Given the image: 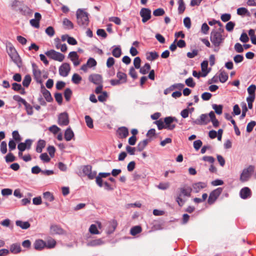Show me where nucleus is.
I'll use <instances>...</instances> for the list:
<instances>
[{
  "instance_id": "f257e3e1",
  "label": "nucleus",
  "mask_w": 256,
  "mask_h": 256,
  "mask_svg": "<svg viewBox=\"0 0 256 256\" xmlns=\"http://www.w3.org/2000/svg\"><path fill=\"white\" fill-rule=\"evenodd\" d=\"M223 31L224 30L220 28L218 31L213 30L211 32L210 40L212 43L215 47L214 49V52H217L218 51V47L223 42L224 40V37L222 35Z\"/></svg>"
},
{
  "instance_id": "f03ea898",
  "label": "nucleus",
  "mask_w": 256,
  "mask_h": 256,
  "mask_svg": "<svg viewBox=\"0 0 256 256\" xmlns=\"http://www.w3.org/2000/svg\"><path fill=\"white\" fill-rule=\"evenodd\" d=\"M192 189L188 186H184L178 189V193L176 198V201L180 206H182L185 203L186 200L184 197H190Z\"/></svg>"
},
{
  "instance_id": "7ed1b4c3",
  "label": "nucleus",
  "mask_w": 256,
  "mask_h": 256,
  "mask_svg": "<svg viewBox=\"0 0 256 256\" xmlns=\"http://www.w3.org/2000/svg\"><path fill=\"white\" fill-rule=\"evenodd\" d=\"M78 24L80 26L86 27L88 26L89 20L88 14L82 9L79 8L76 12Z\"/></svg>"
},
{
  "instance_id": "20e7f679",
  "label": "nucleus",
  "mask_w": 256,
  "mask_h": 256,
  "mask_svg": "<svg viewBox=\"0 0 256 256\" xmlns=\"http://www.w3.org/2000/svg\"><path fill=\"white\" fill-rule=\"evenodd\" d=\"M6 50L8 54L12 60L17 65L20 63V58L12 44L9 42L6 45Z\"/></svg>"
},
{
  "instance_id": "39448f33",
  "label": "nucleus",
  "mask_w": 256,
  "mask_h": 256,
  "mask_svg": "<svg viewBox=\"0 0 256 256\" xmlns=\"http://www.w3.org/2000/svg\"><path fill=\"white\" fill-rule=\"evenodd\" d=\"M254 170V167L252 165H250L246 168H244L240 175V182H244L248 181L250 178Z\"/></svg>"
},
{
  "instance_id": "423d86ee",
  "label": "nucleus",
  "mask_w": 256,
  "mask_h": 256,
  "mask_svg": "<svg viewBox=\"0 0 256 256\" xmlns=\"http://www.w3.org/2000/svg\"><path fill=\"white\" fill-rule=\"evenodd\" d=\"M45 54L50 58L58 62H62L64 58V56L63 54L53 50L46 52Z\"/></svg>"
},
{
  "instance_id": "0eeeda50",
  "label": "nucleus",
  "mask_w": 256,
  "mask_h": 256,
  "mask_svg": "<svg viewBox=\"0 0 256 256\" xmlns=\"http://www.w3.org/2000/svg\"><path fill=\"white\" fill-rule=\"evenodd\" d=\"M222 192V188H218L212 192L209 196L208 202L210 204H213Z\"/></svg>"
},
{
  "instance_id": "6e6552de",
  "label": "nucleus",
  "mask_w": 256,
  "mask_h": 256,
  "mask_svg": "<svg viewBox=\"0 0 256 256\" xmlns=\"http://www.w3.org/2000/svg\"><path fill=\"white\" fill-rule=\"evenodd\" d=\"M83 173L87 176L88 178L90 180L96 178V171H92V167L90 165H86L84 166L82 168Z\"/></svg>"
},
{
  "instance_id": "1a4fd4ad",
  "label": "nucleus",
  "mask_w": 256,
  "mask_h": 256,
  "mask_svg": "<svg viewBox=\"0 0 256 256\" xmlns=\"http://www.w3.org/2000/svg\"><path fill=\"white\" fill-rule=\"evenodd\" d=\"M210 120L208 118V116L206 114H202L200 116V119L192 120V124L193 125L198 124H206L210 122Z\"/></svg>"
},
{
  "instance_id": "9d476101",
  "label": "nucleus",
  "mask_w": 256,
  "mask_h": 256,
  "mask_svg": "<svg viewBox=\"0 0 256 256\" xmlns=\"http://www.w3.org/2000/svg\"><path fill=\"white\" fill-rule=\"evenodd\" d=\"M70 70V66L69 64L64 62L62 64L59 68V74L63 77H66L68 76Z\"/></svg>"
},
{
  "instance_id": "9b49d317",
  "label": "nucleus",
  "mask_w": 256,
  "mask_h": 256,
  "mask_svg": "<svg viewBox=\"0 0 256 256\" xmlns=\"http://www.w3.org/2000/svg\"><path fill=\"white\" fill-rule=\"evenodd\" d=\"M140 14L142 18V22L144 23L146 22L151 18V10L149 8H142Z\"/></svg>"
},
{
  "instance_id": "f8f14e48",
  "label": "nucleus",
  "mask_w": 256,
  "mask_h": 256,
  "mask_svg": "<svg viewBox=\"0 0 256 256\" xmlns=\"http://www.w3.org/2000/svg\"><path fill=\"white\" fill-rule=\"evenodd\" d=\"M58 124L61 126L68 125L69 124V119L67 113L63 112L58 116Z\"/></svg>"
},
{
  "instance_id": "ddd939ff",
  "label": "nucleus",
  "mask_w": 256,
  "mask_h": 256,
  "mask_svg": "<svg viewBox=\"0 0 256 256\" xmlns=\"http://www.w3.org/2000/svg\"><path fill=\"white\" fill-rule=\"evenodd\" d=\"M32 72L34 78L36 82L38 83L42 84V80L41 78V72L34 64H32Z\"/></svg>"
},
{
  "instance_id": "4468645a",
  "label": "nucleus",
  "mask_w": 256,
  "mask_h": 256,
  "mask_svg": "<svg viewBox=\"0 0 256 256\" xmlns=\"http://www.w3.org/2000/svg\"><path fill=\"white\" fill-rule=\"evenodd\" d=\"M32 144V140L30 139L26 140L24 142H20L18 146L19 151L24 152L26 149H30Z\"/></svg>"
},
{
  "instance_id": "2eb2a0df",
  "label": "nucleus",
  "mask_w": 256,
  "mask_h": 256,
  "mask_svg": "<svg viewBox=\"0 0 256 256\" xmlns=\"http://www.w3.org/2000/svg\"><path fill=\"white\" fill-rule=\"evenodd\" d=\"M164 122L165 124V128L168 130H172L176 127V124L172 123V116L165 118L164 119Z\"/></svg>"
},
{
  "instance_id": "dca6fc26",
  "label": "nucleus",
  "mask_w": 256,
  "mask_h": 256,
  "mask_svg": "<svg viewBox=\"0 0 256 256\" xmlns=\"http://www.w3.org/2000/svg\"><path fill=\"white\" fill-rule=\"evenodd\" d=\"M110 172H100L98 176L96 178V184L102 187V178H106L110 176Z\"/></svg>"
},
{
  "instance_id": "f3484780",
  "label": "nucleus",
  "mask_w": 256,
  "mask_h": 256,
  "mask_svg": "<svg viewBox=\"0 0 256 256\" xmlns=\"http://www.w3.org/2000/svg\"><path fill=\"white\" fill-rule=\"evenodd\" d=\"M89 80L96 84H100L102 83V77L98 74H92L88 78Z\"/></svg>"
},
{
  "instance_id": "a211bd4d",
  "label": "nucleus",
  "mask_w": 256,
  "mask_h": 256,
  "mask_svg": "<svg viewBox=\"0 0 256 256\" xmlns=\"http://www.w3.org/2000/svg\"><path fill=\"white\" fill-rule=\"evenodd\" d=\"M240 194L241 198L246 199L251 196L252 192L248 187H244L240 190Z\"/></svg>"
},
{
  "instance_id": "6ab92c4d",
  "label": "nucleus",
  "mask_w": 256,
  "mask_h": 256,
  "mask_svg": "<svg viewBox=\"0 0 256 256\" xmlns=\"http://www.w3.org/2000/svg\"><path fill=\"white\" fill-rule=\"evenodd\" d=\"M68 56L70 58L71 60L73 62L74 65V66H78L80 64V62L78 60V55L76 52H70L68 54Z\"/></svg>"
},
{
  "instance_id": "aec40b11",
  "label": "nucleus",
  "mask_w": 256,
  "mask_h": 256,
  "mask_svg": "<svg viewBox=\"0 0 256 256\" xmlns=\"http://www.w3.org/2000/svg\"><path fill=\"white\" fill-rule=\"evenodd\" d=\"M10 252L14 254H17L22 251L20 245L18 243H14L10 246Z\"/></svg>"
},
{
  "instance_id": "412c9836",
  "label": "nucleus",
  "mask_w": 256,
  "mask_h": 256,
  "mask_svg": "<svg viewBox=\"0 0 256 256\" xmlns=\"http://www.w3.org/2000/svg\"><path fill=\"white\" fill-rule=\"evenodd\" d=\"M41 92L47 102H50L52 100L50 92L43 85L41 86Z\"/></svg>"
},
{
  "instance_id": "4be33fe9",
  "label": "nucleus",
  "mask_w": 256,
  "mask_h": 256,
  "mask_svg": "<svg viewBox=\"0 0 256 256\" xmlns=\"http://www.w3.org/2000/svg\"><path fill=\"white\" fill-rule=\"evenodd\" d=\"M50 232L52 234H62L64 232V230L57 225H53L50 227Z\"/></svg>"
},
{
  "instance_id": "5701e85b",
  "label": "nucleus",
  "mask_w": 256,
  "mask_h": 256,
  "mask_svg": "<svg viewBox=\"0 0 256 256\" xmlns=\"http://www.w3.org/2000/svg\"><path fill=\"white\" fill-rule=\"evenodd\" d=\"M104 242L102 240V238H98L94 240H92L88 242L86 245L88 246H96L103 244H104Z\"/></svg>"
},
{
  "instance_id": "b1692460",
  "label": "nucleus",
  "mask_w": 256,
  "mask_h": 256,
  "mask_svg": "<svg viewBox=\"0 0 256 256\" xmlns=\"http://www.w3.org/2000/svg\"><path fill=\"white\" fill-rule=\"evenodd\" d=\"M117 222L115 220H112L108 222V226L107 230V234H110L112 233L116 228Z\"/></svg>"
},
{
  "instance_id": "393cba45",
  "label": "nucleus",
  "mask_w": 256,
  "mask_h": 256,
  "mask_svg": "<svg viewBox=\"0 0 256 256\" xmlns=\"http://www.w3.org/2000/svg\"><path fill=\"white\" fill-rule=\"evenodd\" d=\"M74 134L70 128H68L64 132V138L66 141H70L74 138Z\"/></svg>"
},
{
  "instance_id": "a878e982",
  "label": "nucleus",
  "mask_w": 256,
  "mask_h": 256,
  "mask_svg": "<svg viewBox=\"0 0 256 256\" xmlns=\"http://www.w3.org/2000/svg\"><path fill=\"white\" fill-rule=\"evenodd\" d=\"M34 248L36 250H42L46 246V242L42 240H36L34 244Z\"/></svg>"
},
{
  "instance_id": "bb28decb",
  "label": "nucleus",
  "mask_w": 256,
  "mask_h": 256,
  "mask_svg": "<svg viewBox=\"0 0 256 256\" xmlns=\"http://www.w3.org/2000/svg\"><path fill=\"white\" fill-rule=\"evenodd\" d=\"M119 136L121 138H126L128 135V129L126 127H121L118 130Z\"/></svg>"
},
{
  "instance_id": "cd10ccee",
  "label": "nucleus",
  "mask_w": 256,
  "mask_h": 256,
  "mask_svg": "<svg viewBox=\"0 0 256 256\" xmlns=\"http://www.w3.org/2000/svg\"><path fill=\"white\" fill-rule=\"evenodd\" d=\"M159 55L156 52H150L146 53V58L148 60L153 61L158 58Z\"/></svg>"
},
{
  "instance_id": "c85d7f7f",
  "label": "nucleus",
  "mask_w": 256,
  "mask_h": 256,
  "mask_svg": "<svg viewBox=\"0 0 256 256\" xmlns=\"http://www.w3.org/2000/svg\"><path fill=\"white\" fill-rule=\"evenodd\" d=\"M116 76L118 78V80H120L121 84L126 82L127 76L126 74L121 72H118L116 74Z\"/></svg>"
},
{
  "instance_id": "c756f323",
  "label": "nucleus",
  "mask_w": 256,
  "mask_h": 256,
  "mask_svg": "<svg viewBox=\"0 0 256 256\" xmlns=\"http://www.w3.org/2000/svg\"><path fill=\"white\" fill-rule=\"evenodd\" d=\"M206 184L202 182H198L192 184V188L196 192H198L200 190L206 188Z\"/></svg>"
},
{
  "instance_id": "7c9ffc66",
  "label": "nucleus",
  "mask_w": 256,
  "mask_h": 256,
  "mask_svg": "<svg viewBox=\"0 0 256 256\" xmlns=\"http://www.w3.org/2000/svg\"><path fill=\"white\" fill-rule=\"evenodd\" d=\"M46 146V142L44 140H40L38 141L37 143V146L36 147V151L38 153H40L42 149Z\"/></svg>"
},
{
  "instance_id": "2f4dec72",
  "label": "nucleus",
  "mask_w": 256,
  "mask_h": 256,
  "mask_svg": "<svg viewBox=\"0 0 256 256\" xmlns=\"http://www.w3.org/2000/svg\"><path fill=\"white\" fill-rule=\"evenodd\" d=\"M16 224L17 226H20L22 229H27L30 227V224L28 222H22L21 220H16Z\"/></svg>"
},
{
  "instance_id": "473e14b6",
  "label": "nucleus",
  "mask_w": 256,
  "mask_h": 256,
  "mask_svg": "<svg viewBox=\"0 0 256 256\" xmlns=\"http://www.w3.org/2000/svg\"><path fill=\"white\" fill-rule=\"evenodd\" d=\"M149 140L148 139L144 140L140 142L137 146V150L139 152H142L144 150L146 146H147Z\"/></svg>"
},
{
  "instance_id": "72a5a7b5",
  "label": "nucleus",
  "mask_w": 256,
  "mask_h": 256,
  "mask_svg": "<svg viewBox=\"0 0 256 256\" xmlns=\"http://www.w3.org/2000/svg\"><path fill=\"white\" fill-rule=\"evenodd\" d=\"M62 24L67 29H72L74 28L72 22L66 18L64 19Z\"/></svg>"
},
{
  "instance_id": "f704fd0d",
  "label": "nucleus",
  "mask_w": 256,
  "mask_h": 256,
  "mask_svg": "<svg viewBox=\"0 0 256 256\" xmlns=\"http://www.w3.org/2000/svg\"><path fill=\"white\" fill-rule=\"evenodd\" d=\"M178 12L180 14H182L186 9L185 4L183 0H178Z\"/></svg>"
},
{
  "instance_id": "c9c22d12",
  "label": "nucleus",
  "mask_w": 256,
  "mask_h": 256,
  "mask_svg": "<svg viewBox=\"0 0 256 256\" xmlns=\"http://www.w3.org/2000/svg\"><path fill=\"white\" fill-rule=\"evenodd\" d=\"M220 81L222 82H225L228 79V74L224 71H220L219 75Z\"/></svg>"
},
{
  "instance_id": "e433bc0d",
  "label": "nucleus",
  "mask_w": 256,
  "mask_h": 256,
  "mask_svg": "<svg viewBox=\"0 0 256 256\" xmlns=\"http://www.w3.org/2000/svg\"><path fill=\"white\" fill-rule=\"evenodd\" d=\"M56 245V242L52 238L48 239L46 242V246L48 248H54Z\"/></svg>"
},
{
  "instance_id": "4c0bfd02",
  "label": "nucleus",
  "mask_w": 256,
  "mask_h": 256,
  "mask_svg": "<svg viewBox=\"0 0 256 256\" xmlns=\"http://www.w3.org/2000/svg\"><path fill=\"white\" fill-rule=\"evenodd\" d=\"M212 107L216 114H222L223 108V106L222 105L214 104L212 105Z\"/></svg>"
},
{
  "instance_id": "58836bf2",
  "label": "nucleus",
  "mask_w": 256,
  "mask_h": 256,
  "mask_svg": "<svg viewBox=\"0 0 256 256\" xmlns=\"http://www.w3.org/2000/svg\"><path fill=\"white\" fill-rule=\"evenodd\" d=\"M142 231V228L140 226H135L130 229V233L132 236H136L140 233Z\"/></svg>"
},
{
  "instance_id": "ea45409f",
  "label": "nucleus",
  "mask_w": 256,
  "mask_h": 256,
  "mask_svg": "<svg viewBox=\"0 0 256 256\" xmlns=\"http://www.w3.org/2000/svg\"><path fill=\"white\" fill-rule=\"evenodd\" d=\"M112 54L116 58H120L122 54V50L120 47L114 48L112 51Z\"/></svg>"
},
{
  "instance_id": "a19ab883",
  "label": "nucleus",
  "mask_w": 256,
  "mask_h": 256,
  "mask_svg": "<svg viewBox=\"0 0 256 256\" xmlns=\"http://www.w3.org/2000/svg\"><path fill=\"white\" fill-rule=\"evenodd\" d=\"M150 68V64L148 63H146L142 67L140 70V72L143 74H147L148 70Z\"/></svg>"
},
{
  "instance_id": "79ce46f5",
  "label": "nucleus",
  "mask_w": 256,
  "mask_h": 256,
  "mask_svg": "<svg viewBox=\"0 0 256 256\" xmlns=\"http://www.w3.org/2000/svg\"><path fill=\"white\" fill-rule=\"evenodd\" d=\"M82 80V78L80 76L77 74H74L72 76V81L74 84H78Z\"/></svg>"
},
{
  "instance_id": "37998d69",
  "label": "nucleus",
  "mask_w": 256,
  "mask_h": 256,
  "mask_svg": "<svg viewBox=\"0 0 256 256\" xmlns=\"http://www.w3.org/2000/svg\"><path fill=\"white\" fill-rule=\"evenodd\" d=\"M89 232L90 234H98L100 232L98 230V227L96 224H92L89 228Z\"/></svg>"
},
{
  "instance_id": "c03bdc74",
  "label": "nucleus",
  "mask_w": 256,
  "mask_h": 256,
  "mask_svg": "<svg viewBox=\"0 0 256 256\" xmlns=\"http://www.w3.org/2000/svg\"><path fill=\"white\" fill-rule=\"evenodd\" d=\"M208 66V62L207 60H204L203 61L201 64V68L202 72H206L205 74H204L202 76H205L208 73V72L207 71Z\"/></svg>"
},
{
  "instance_id": "a18cd8bd",
  "label": "nucleus",
  "mask_w": 256,
  "mask_h": 256,
  "mask_svg": "<svg viewBox=\"0 0 256 256\" xmlns=\"http://www.w3.org/2000/svg\"><path fill=\"white\" fill-rule=\"evenodd\" d=\"M43 195L44 198L48 202H52L54 200L53 195L49 192H44Z\"/></svg>"
},
{
  "instance_id": "49530a36",
  "label": "nucleus",
  "mask_w": 256,
  "mask_h": 256,
  "mask_svg": "<svg viewBox=\"0 0 256 256\" xmlns=\"http://www.w3.org/2000/svg\"><path fill=\"white\" fill-rule=\"evenodd\" d=\"M31 77L30 75H26L22 81V85L25 87H28L31 82Z\"/></svg>"
},
{
  "instance_id": "de8ad7c7",
  "label": "nucleus",
  "mask_w": 256,
  "mask_h": 256,
  "mask_svg": "<svg viewBox=\"0 0 256 256\" xmlns=\"http://www.w3.org/2000/svg\"><path fill=\"white\" fill-rule=\"evenodd\" d=\"M248 10L245 8H240L237 9V14L240 16L248 14Z\"/></svg>"
},
{
  "instance_id": "09e8293b",
  "label": "nucleus",
  "mask_w": 256,
  "mask_h": 256,
  "mask_svg": "<svg viewBox=\"0 0 256 256\" xmlns=\"http://www.w3.org/2000/svg\"><path fill=\"white\" fill-rule=\"evenodd\" d=\"M84 118L87 126L92 128L94 127L92 119L89 116H86Z\"/></svg>"
},
{
  "instance_id": "8fccbe9b",
  "label": "nucleus",
  "mask_w": 256,
  "mask_h": 256,
  "mask_svg": "<svg viewBox=\"0 0 256 256\" xmlns=\"http://www.w3.org/2000/svg\"><path fill=\"white\" fill-rule=\"evenodd\" d=\"M72 94V90L69 88H66L64 92V98L66 101H69L70 100Z\"/></svg>"
},
{
  "instance_id": "3c124183",
  "label": "nucleus",
  "mask_w": 256,
  "mask_h": 256,
  "mask_svg": "<svg viewBox=\"0 0 256 256\" xmlns=\"http://www.w3.org/2000/svg\"><path fill=\"white\" fill-rule=\"evenodd\" d=\"M25 108L26 110L27 114L28 115H32L33 114V110L32 106L27 102L24 104Z\"/></svg>"
},
{
  "instance_id": "603ef678",
  "label": "nucleus",
  "mask_w": 256,
  "mask_h": 256,
  "mask_svg": "<svg viewBox=\"0 0 256 256\" xmlns=\"http://www.w3.org/2000/svg\"><path fill=\"white\" fill-rule=\"evenodd\" d=\"M164 11L162 8H158L154 10L153 12V14L154 16H158L164 15Z\"/></svg>"
},
{
  "instance_id": "864d4df0",
  "label": "nucleus",
  "mask_w": 256,
  "mask_h": 256,
  "mask_svg": "<svg viewBox=\"0 0 256 256\" xmlns=\"http://www.w3.org/2000/svg\"><path fill=\"white\" fill-rule=\"evenodd\" d=\"M12 136L13 138L16 142H20L22 140L21 136H20L18 131L14 130L12 132Z\"/></svg>"
},
{
  "instance_id": "5fc2aeb1",
  "label": "nucleus",
  "mask_w": 256,
  "mask_h": 256,
  "mask_svg": "<svg viewBox=\"0 0 256 256\" xmlns=\"http://www.w3.org/2000/svg\"><path fill=\"white\" fill-rule=\"evenodd\" d=\"M256 122L255 121H251L250 122H249L248 125H247V126H246V131L247 132H251L254 126H256Z\"/></svg>"
},
{
  "instance_id": "6e6d98bb",
  "label": "nucleus",
  "mask_w": 256,
  "mask_h": 256,
  "mask_svg": "<svg viewBox=\"0 0 256 256\" xmlns=\"http://www.w3.org/2000/svg\"><path fill=\"white\" fill-rule=\"evenodd\" d=\"M154 123L157 125L158 130H160L162 128H165L164 122L162 120H158L154 122Z\"/></svg>"
},
{
  "instance_id": "4d7b16f0",
  "label": "nucleus",
  "mask_w": 256,
  "mask_h": 256,
  "mask_svg": "<svg viewBox=\"0 0 256 256\" xmlns=\"http://www.w3.org/2000/svg\"><path fill=\"white\" fill-rule=\"evenodd\" d=\"M86 64L88 68H92L96 66V62L94 58H90L88 60Z\"/></svg>"
},
{
  "instance_id": "13d9d810",
  "label": "nucleus",
  "mask_w": 256,
  "mask_h": 256,
  "mask_svg": "<svg viewBox=\"0 0 256 256\" xmlns=\"http://www.w3.org/2000/svg\"><path fill=\"white\" fill-rule=\"evenodd\" d=\"M108 20H109V21L112 22L118 25H120L121 24L120 19L119 18L116 17V16L110 17L108 18Z\"/></svg>"
},
{
  "instance_id": "bf43d9fd",
  "label": "nucleus",
  "mask_w": 256,
  "mask_h": 256,
  "mask_svg": "<svg viewBox=\"0 0 256 256\" xmlns=\"http://www.w3.org/2000/svg\"><path fill=\"white\" fill-rule=\"evenodd\" d=\"M256 86L254 84H252L248 88V92L249 95L255 94Z\"/></svg>"
},
{
  "instance_id": "052dcab7",
  "label": "nucleus",
  "mask_w": 256,
  "mask_h": 256,
  "mask_svg": "<svg viewBox=\"0 0 256 256\" xmlns=\"http://www.w3.org/2000/svg\"><path fill=\"white\" fill-rule=\"evenodd\" d=\"M210 28L206 23H204L201 28V32L202 34H206L208 33Z\"/></svg>"
},
{
  "instance_id": "680f3d73",
  "label": "nucleus",
  "mask_w": 256,
  "mask_h": 256,
  "mask_svg": "<svg viewBox=\"0 0 256 256\" xmlns=\"http://www.w3.org/2000/svg\"><path fill=\"white\" fill-rule=\"evenodd\" d=\"M141 60L140 57H136L134 60V64L136 68H140V67Z\"/></svg>"
},
{
  "instance_id": "e2e57ef3",
  "label": "nucleus",
  "mask_w": 256,
  "mask_h": 256,
  "mask_svg": "<svg viewBox=\"0 0 256 256\" xmlns=\"http://www.w3.org/2000/svg\"><path fill=\"white\" fill-rule=\"evenodd\" d=\"M0 152L3 154H6L7 152V144L4 141L2 142L0 144Z\"/></svg>"
},
{
  "instance_id": "0e129e2a",
  "label": "nucleus",
  "mask_w": 256,
  "mask_h": 256,
  "mask_svg": "<svg viewBox=\"0 0 256 256\" xmlns=\"http://www.w3.org/2000/svg\"><path fill=\"white\" fill-rule=\"evenodd\" d=\"M234 50H235L238 53H240L243 52L244 48L242 46L240 43H236L234 45Z\"/></svg>"
},
{
  "instance_id": "69168bd1",
  "label": "nucleus",
  "mask_w": 256,
  "mask_h": 256,
  "mask_svg": "<svg viewBox=\"0 0 256 256\" xmlns=\"http://www.w3.org/2000/svg\"><path fill=\"white\" fill-rule=\"evenodd\" d=\"M185 82L188 86L191 88H194L196 85V84L194 82L193 78H187Z\"/></svg>"
},
{
  "instance_id": "338daca9",
  "label": "nucleus",
  "mask_w": 256,
  "mask_h": 256,
  "mask_svg": "<svg viewBox=\"0 0 256 256\" xmlns=\"http://www.w3.org/2000/svg\"><path fill=\"white\" fill-rule=\"evenodd\" d=\"M46 34L50 36H52L54 34V30L52 26H48L46 30Z\"/></svg>"
},
{
  "instance_id": "774afa93",
  "label": "nucleus",
  "mask_w": 256,
  "mask_h": 256,
  "mask_svg": "<svg viewBox=\"0 0 256 256\" xmlns=\"http://www.w3.org/2000/svg\"><path fill=\"white\" fill-rule=\"evenodd\" d=\"M6 161L7 162H12L14 161L15 160V157L12 154V153H9L6 156Z\"/></svg>"
}]
</instances>
